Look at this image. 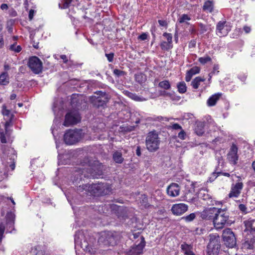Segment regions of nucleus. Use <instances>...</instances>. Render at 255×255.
<instances>
[{
    "label": "nucleus",
    "mask_w": 255,
    "mask_h": 255,
    "mask_svg": "<svg viewBox=\"0 0 255 255\" xmlns=\"http://www.w3.org/2000/svg\"><path fill=\"white\" fill-rule=\"evenodd\" d=\"M111 187L107 183H97L92 185H82L79 186L78 190L82 191H88L91 194L95 196L104 195L109 194L111 192Z\"/></svg>",
    "instance_id": "f257e3e1"
},
{
    "label": "nucleus",
    "mask_w": 255,
    "mask_h": 255,
    "mask_svg": "<svg viewBox=\"0 0 255 255\" xmlns=\"http://www.w3.org/2000/svg\"><path fill=\"white\" fill-rule=\"evenodd\" d=\"M229 218V215L226 209L220 208L213 221L215 228L217 229H223L226 224H230Z\"/></svg>",
    "instance_id": "f03ea898"
},
{
    "label": "nucleus",
    "mask_w": 255,
    "mask_h": 255,
    "mask_svg": "<svg viewBox=\"0 0 255 255\" xmlns=\"http://www.w3.org/2000/svg\"><path fill=\"white\" fill-rule=\"evenodd\" d=\"M160 140L158 134L155 131L149 132L145 139L146 148L150 152H154L159 147Z\"/></svg>",
    "instance_id": "7ed1b4c3"
},
{
    "label": "nucleus",
    "mask_w": 255,
    "mask_h": 255,
    "mask_svg": "<svg viewBox=\"0 0 255 255\" xmlns=\"http://www.w3.org/2000/svg\"><path fill=\"white\" fill-rule=\"evenodd\" d=\"M83 136L82 130L69 129L64 134V140L66 144L72 145L80 141Z\"/></svg>",
    "instance_id": "20e7f679"
},
{
    "label": "nucleus",
    "mask_w": 255,
    "mask_h": 255,
    "mask_svg": "<svg viewBox=\"0 0 255 255\" xmlns=\"http://www.w3.org/2000/svg\"><path fill=\"white\" fill-rule=\"evenodd\" d=\"M222 236L225 244L228 247L233 248L236 245V238L230 229L224 230Z\"/></svg>",
    "instance_id": "39448f33"
},
{
    "label": "nucleus",
    "mask_w": 255,
    "mask_h": 255,
    "mask_svg": "<svg viewBox=\"0 0 255 255\" xmlns=\"http://www.w3.org/2000/svg\"><path fill=\"white\" fill-rule=\"evenodd\" d=\"M81 120V117L79 112L77 111H71L65 116L64 125L68 127L71 125H75Z\"/></svg>",
    "instance_id": "423d86ee"
},
{
    "label": "nucleus",
    "mask_w": 255,
    "mask_h": 255,
    "mask_svg": "<svg viewBox=\"0 0 255 255\" xmlns=\"http://www.w3.org/2000/svg\"><path fill=\"white\" fill-rule=\"evenodd\" d=\"M244 184L241 177H238V180L236 183H232L231 190L228 195L230 198H238L243 188Z\"/></svg>",
    "instance_id": "0eeeda50"
},
{
    "label": "nucleus",
    "mask_w": 255,
    "mask_h": 255,
    "mask_svg": "<svg viewBox=\"0 0 255 255\" xmlns=\"http://www.w3.org/2000/svg\"><path fill=\"white\" fill-rule=\"evenodd\" d=\"M98 96L92 97V100L93 104L98 107H104L109 100L108 96L104 92L98 91L96 93Z\"/></svg>",
    "instance_id": "6e6552de"
},
{
    "label": "nucleus",
    "mask_w": 255,
    "mask_h": 255,
    "mask_svg": "<svg viewBox=\"0 0 255 255\" xmlns=\"http://www.w3.org/2000/svg\"><path fill=\"white\" fill-rule=\"evenodd\" d=\"M28 66L33 72L35 74H39L42 71V62L36 56H33L29 58Z\"/></svg>",
    "instance_id": "1a4fd4ad"
},
{
    "label": "nucleus",
    "mask_w": 255,
    "mask_h": 255,
    "mask_svg": "<svg viewBox=\"0 0 255 255\" xmlns=\"http://www.w3.org/2000/svg\"><path fill=\"white\" fill-rule=\"evenodd\" d=\"M195 187L193 183L186 185L183 191V201L191 202L195 199Z\"/></svg>",
    "instance_id": "9d476101"
},
{
    "label": "nucleus",
    "mask_w": 255,
    "mask_h": 255,
    "mask_svg": "<svg viewBox=\"0 0 255 255\" xmlns=\"http://www.w3.org/2000/svg\"><path fill=\"white\" fill-rule=\"evenodd\" d=\"M1 113L3 116L4 120L5 121L4 126L5 130L7 131L8 128L12 126V121L14 115L9 110L7 109L5 105H3L2 106Z\"/></svg>",
    "instance_id": "9b49d317"
},
{
    "label": "nucleus",
    "mask_w": 255,
    "mask_h": 255,
    "mask_svg": "<svg viewBox=\"0 0 255 255\" xmlns=\"http://www.w3.org/2000/svg\"><path fill=\"white\" fill-rule=\"evenodd\" d=\"M141 241L138 243V240L135 242V245L132 246L128 253V255H140L143 253V250L145 246V241L143 237H140Z\"/></svg>",
    "instance_id": "f8f14e48"
},
{
    "label": "nucleus",
    "mask_w": 255,
    "mask_h": 255,
    "mask_svg": "<svg viewBox=\"0 0 255 255\" xmlns=\"http://www.w3.org/2000/svg\"><path fill=\"white\" fill-rule=\"evenodd\" d=\"M98 242L103 243L105 245H113L115 243L114 237L112 233L110 232L102 233L99 238Z\"/></svg>",
    "instance_id": "ddd939ff"
},
{
    "label": "nucleus",
    "mask_w": 255,
    "mask_h": 255,
    "mask_svg": "<svg viewBox=\"0 0 255 255\" xmlns=\"http://www.w3.org/2000/svg\"><path fill=\"white\" fill-rule=\"evenodd\" d=\"M163 36L165 37L166 40H163L160 44L162 50L168 51L172 48V35L171 33L164 32Z\"/></svg>",
    "instance_id": "4468645a"
},
{
    "label": "nucleus",
    "mask_w": 255,
    "mask_h": 255,
    "mask_svg": "<svg viewBox=\"0 0 255 255\" xmlns=\"http://www.w3.org/2000/svg\"><path fill=\"white\" fill-rule=\"evenodd\" d=\"M230 30V27L225 21H220L217 25L216 33L220 37L224 36L227 35Z\"/></svg>",
    "instance_id": "2eb2a0df"
},
{
    "label": "nucleus",
    "mask_w": 255,
    "mask_h": 255,
    "mask_svg": "<svg viewBox=\"0 0 255 255\" xmlns=\"http://www.w3.org/2000/svg\"><path fill=\"white\" fill-rule=\"evenodd\" d=\"M219 208L213 207L204 210L201 213V217L206 220H213L215 217L216 215L219 211Z\"/></svg>",
    "instance_id": "dca6fc26"
},
{
    "label": "nucleus",
    "mask_w": 255,
    "mask_h": 255,
    "mask_svg": "<svg viewBox=\"0 0 255 255\" xmlns=\"http://www.w3.org/2000/svg\"><path fill=\"white\" fill-rule=\"evenodd\" d=\"M238 148L235 144H233L228 154L227 158L231 164L235 165L237 163L238 160V155L237 154Z\"/></svg>",
    "instance_id": "f3484780"
},
{
    "label": "nucleus",
    "mask_w": 255,
    "mask_h": 255,
    "mask_svg": "<svg viewBox=\"0 0 255 255\" xmlns=\"http://www.w3.org/2000/svg\"><path fill=\"white\" fill-rule=\"evenodd\" d=\"M188 210V206L184 203L174 204L171 208L172 213L176 216H180L186 212Z\"/></svg>",
    "instance_id": "a211bd4d"
},
{
    "label": "nucleus",
    "mask_w": 255,
    "mask_h": 255,
    "mask_svg": "<svg viewBox=\"0 0 255 255\" xmlns=\"http://www.w3.org/2000/svg\"><path fill=\"white\" fill-rule=\"evenodd\" d=\"M167 195L171 197H175L179 195L180 187L177 183L170 184L166 189Z\"/></svg>",
    "instance_id": "6ab92c4d"
},
{
    "label": "nucleus",
    "mask_w": 255,
    "mask_h": 255,
    "mask_svg": "<svg viewBox=\"0 0 255 255\" xmlns=\"http://www.w3.org/2000/svg\"><path fill=\"white\" fill-rule=\"evenodd\" d=\"M255 223V220L254 219H250L248 220L244 221V223L246 227L244 231L245 232H249L251 234H254L255 232V228L254 224Z\"/></svg>",
    "instance_id": "aec40b11"
},
{
    "label": "nucleus",
    "mask_w": 255,
    "mask_h": 255,
    "mask_svg": "<svg viewBox=\"0 0 255 255\" xmlns=\"http://www.w3.org/2000/svg\"><path fill=\"white\" fill-rule=\"evenodd\" d=\"M205 123L202 122H197L195 123L194 131L196 134L199 136H202L204 133Z\"/></svg>",
    "instance_id": "412c9836"
},
{
    "label": "nucleus",
    "mask_w": 255,
    "mask_h": 255,
    "mask_svg": "<svg viewBox=\"0 0 255 255\" xmlns=\"http://www.w3.org/2000/svg\"><path fill=\"white\" fill-rule=\"evenodd\" d=\"M77 3V0H62L61 2L59 3V6L60 8L65 9Z\"/></svg>",
    "instance_id": "4be33fe9"
},
{
    "label": "nucleus",
    "mask_w": 255,
    "mask_h": 255,
    "mask_svg": "<svg viewBox=\"0 0 255 255\" xmlns=\"http://www.w3.org/2000/svg\"><path fill=\"white\" fill-rule=\"evenodd\" d=\"M182 252L185 255H195L192 250V248L190 245L187 244H183L181 246Z\"/></svg>",
    "instance_id": "5701e85b"
},
{
    "label": "nucleus",
    "mask_w": 255,
    "mask_h": 255,
    "mask_svg": "<svg viewBox=\"0 0 255 255\" xmlns=\"http://www.w3.org/2000/svg\"><path fill=\"white\" fill-rule=\"evenodd\" d=\"M221 96V94H215L210 97L207 101V104L209 106H213L215 105L217 101Z\"/></svg>",
    "instance_id": "b1692460"
},
{
    "label": "nucleus",
    "mask_w": 255,
    "mask_h": 255,
    "mask_svg": "<svg viewBox=\"0 0 255 255\" xmlns=\"http://www.w3.org/2000/svg\"><path fill=\"white\" fill-rule=\"evenodd\" d=\"M125 94L130 99H131L135 101L141 102V101H144L146 100V99H145L143 97H139V96H137V95H136L135 94L131 93L128 91H126Z\"/></svg>",
    "instance_id": "393cba45"
},
{
    "label": "nucleus",
    "mask_w": 255,
    "mask_h": 255,
    "mask_svg": "<svg viewBox=\"0 0 255 255\" xmlns=\"http://www.w3.org/2000/svg\"><path fill=\"white\" fill-rule=\"evenodd\" d=\"M214 3L211 0H206L203 5V9L210 12H212L213 10Z\"/></svg>",
    "instance_id": "a878e982"
},
{
    "label": "nucleus",
    "mask_w": 255,
    "mask_h": 255,
    "mask_svg": "<svg viewBox=\"0 0 255 255\" xmlns=\"http://www.w3.org/2000/svg\"><path fill=\"white\" fill-rule=\"evenodd\" d=\"M199 197L203 200L208 201L211 199V196L208 194V191L202 190L199 193Z\"/></svg>",
    "instance_id": "bb28decb"
},
{
    "label": "nucleus",
    "mask_w": 255,
    "mask_h": 255,
    "mask_svg": "<svg viewBox=\"0 0 255 255\" xmlns=\"http://www.w3.org/2000/svg\"><path fill=\"white\" fill-rule=\"evenodd\" d=\"M205 80V79L202 78L200 77H196L191 82V85L193 88L197 89L201 82H204Z\"/></svg>",
    "instance_id": "cd10ccee"
},
{
    "label": "nucleus",
    "mask_w": 255,
    "mask_h": 255,
    "mask_svg": "<svg viewBox=\"0 0 255 255\" xmlns=\"http://www.w3.org/2000/svg\"><path fill=\"white\" fill-rule=\"evenodd\" d=\"M210 237V242L209 246H215L216 244L218 245L219 236L216 235L211 234Z\"/></svg>",
    "instance_id": "c85d7f7f"
},
{
    "label": "nucleus",
    "mask_w": 255,
    "mask_h": 255,
    "mask_svg": "<svg viewBox=\"0 0 255 255\" xmlns=\"http://www.w3.org/2000/svg\"><path fill=\"white\" fill-rule=\"evenodd\" d=\"M113 159L114 161L118 163H121L124 161V158L122 156V154L119 151H116L114 153Z\"/></svg>",
    "instance_id": "c756f323"
},
{
    "label": "nucleus",
    "mask_w": 255,
    "mask_h": 255,
    "mask_svg": "<svg viewBox=\"0 0 255 255\" xmlns=\"http://www.w3.org/2000/svg\"><path fill=\"white\" fill-rule=\"evenodd\" d=\"M8 76L7 73L3 72L0 75V84L5 85L9 82Z\"/></svg>",
    "instance_id": "7c9ffc66"
},
{
    "label": "nucleus",
    "mask_w": 255,
    "mask_h": 255,
    "mask_svg": "<svg viewBox=\"0 0 255 255\" xmlns=\"http://www.w3.org/2000/svg\"><path fill=\"white\" fill-rule=\"evenodd\" d=\"M178 91L180 93L183 94L186 92L187 87L184 82H179L177 85Z\"/></svg>",
    "instance_id": "2f4dec72"
},
{
    "label": "nucleus",
    "mask_w": 255,
    "mask_h": 255,
    "mask_svg": "<svg viewBox=\"0 0 255 255\" xmlns=\"http://www.w3.org/2000/svg\"><path fill=\"white\" fill-rule=\"evenodd\" d=\"M191 20V17L186 14H182L179 16L178 21L180 23H187L188 21Z\"/></svg>",
    "instance_id": "473e14b6"
},
{
    "label": "nucleus",
    "mask_w": 255,
    "mask_h": 255,
    "mask_svg": "<svg viewBox=\"0 0 255 255\" xmlns=\"http://www.w3.org/2000/svg\"><path fill=\"white\" fill-rule=\"evenodd\" d=\"M158 86L160 88L165 90H168L170 88V84L168 81L164 80L159 83Z\"/></svg>",
    "instance_id": "72a5a7b5"
},
{
    "label": "nucleus",
    "mask_w": 255,
    "mask_h": 255,
    "mask_svg": "<svg viewBox=\"0 0 255 255\" xmlns=\"http://www.w3.org/2000/svg\"><path fill=\"white\" fill-rule=\"evenodd\" d=\"M135 80L139 83H142L146 80V76L141 73L137 74L135 75Z\"/></svg>",
    "instance_id": "f704fd0d"
},
{
    "label": "nucleus",
    "mask_w": 255,
    "mask_h": 255,
    "mask_svg": "<svg viewBox=\"0 0 255 255\" xmlns=\"http://www.w3.org/2000/svg\"><path fill=\"white\" fill-rule=\"evenodd\" d=\"M9 49L11 51H13L15 52H19L21 50V48L20 46L17 45L16 46V44H13L10 46Z\"/></svg>",
    "instance_id": "c9c22d12"
},
{
    "label": "nucleus",
    "mask_w": 255,
    "mask_h": 255,
    "mask_svg": "<svg viewBox=\"0 0 255 255\" xmlns=\"http://www.w3.org/2000/svg\"><path fill=\"white\" fill-rule=\"evenodd\" d=\"M211 61V58L208 56H206L205 57H200L199 59V61L203 64H204L208 62H210Z\"/></svg>",
    "instance_id": "e433bc0d"
},
{
    "label": "nucleus",
    "mask_w": 255,
    "mask_h": 255,
    "mask_svg": "<svg viewBox=\"0 0 255 255\" xmlns=\"http://www.w3.org/2000/svg\"><path fill=\"white\" fill-rule=\"evenodd\" d=\"M195 214L194 213H191L188 216L183 217L182 219L187 222H191L195 218Z\"/></svg>",
    "instance_id": "4c0bfd02"
},
{
    "label": "nucleus",
    "mask_w": 255,
    "mask_h": 255,
    "mask_svg": "<svg viewBox=\"0 0 255 255\" xmlns=\"http://www.w3.org/2000/svg\"><path fill=\"white\" fill-rule=\"evenodd\" d=\"M4 231L5 226L4 224L1 223L0 224V244L1 243L2 239L3 238Z\"/></svg>",
    "instance_id": "58836bf2"
},
{
    "label": "nucleus",
    "mask_w": 255,
    "mask_h": 255,
    "mask_svg": "<svg viewBox=\"0 0 255 255\" xmlns=\"http://www.w3.org/2000/svg\"><path fill=\"white\" fill-rule=\"evenodd\" d=\"M243 249H252L253 248V245L249 241H246L243 244Z\"/></svg>",
    "instance_id": "ea45409f"
},
{
    "label": "nucleus",
    "mask_w": 255,
    "mask_h": 255,
    "mask_svg": "<svg viewBox=\"0 0 255 255\" xmlns=\"http://www.w3.org/2000/svg\"><path fill=\"white\" fill-rule=\"evenodd\" d=\"M189 71L192 74V75H194L199 73L200 68L198 67L195 66V67L192 68Z\"/></svg>",
    "instance_id": "a19ab883"
},
{
    "label": "nucleus",
    "mask_w": 255,
    "mask_h": 255,
    "mask_svg": "<svg viewBox=\"0 0 255 255\" xmlns=\"http://www.w3.org/2000/svg\"><path fill=\"white\" fill-rule=\"evenodd\" d=\"M114 74L117 76H121L124 75V72L116 69L114 70Z\"/></svg>",
    "instance_id": "79ce46f5"
},
{
    "label": "nucleus",
    "mask_w": 255,
    "mask_h": 255,
    "mask_svg": "<svg viewBox=\"0 0 255 255\" xmlns=\"http://www.w3.org/2000/svg\"><path fill=\"white\" fill-rule=\"evenodd\" d=\"M193 76V75H192V74L190 72H189V71H188L186 73L185 77L186 81L189 82L191 80Z\"/></svg>",
    "instance_id": "37998d69"
},
{
    "label": "nucleus",
    "mask_w": 255,
    "mask_h": 255,
    "mask_svg": "<svg viewBox=\"0 0 255 255\" xmlns=\"http://www.w3.org/2000/svg\"><path fill=\"white\" fill-rule=\"evenodd\" d=\"M178 136L181 139H185L186 137V133L185 131L183 129H182L180 131V132L178 133Z\"/></svg>",
    "instance_id": "c03bdc74"
},
{
    "label": "nucleus",
    "mask_w": 255,
    "mask_h": 255,
    "mask_svg": "<svg viewBox=\"0 0 255 255\" xmlns=\"http://www.w3.org/2000/svg\"><path fill=\"white\" fill-rule=\"evenodd\" d=\"M114 54L113 53H110L109 54H106V56L107 57L108 60L111 62L113 61Z\"/></svg>",
    "instance_id": "a18cd8bd"
},
{
    "label": "nucleus",
    "mask_w": 255,
    "mask_h": 255,
    "mask_svg": "<svg viewBox=\"0 0 255 255\" xmlns=\"http://www.w3.org/2000/svg\"><path fill=\"white\" fill-rule=\"evenodd\" d=\"M85 250L86 252L90 253L91 254H95V253L96 252L95 249H93V248L89 246L86 247Z\"/></svg>",
    "instance_id": "49530a36"
},
{
    "label": "nucleus",
    "mask_w": 255,
    "mask_h": 255,
    "mask_svg": "<svg viewBox=\"0 0 255 255\" xmlns=\"http://www.w3.org/2000/svg\"><path fill=\"white\" fill-rule=\"evenodd\" d=\"M219 68V67L218 65H214V67H213V71L212 72V73H211L209 74L210 78H211V74H215L216 71H217V73H219V72L218 71Z\"/></svg>",
    "instance_id": "de8ad7c7"
},
{
    "label": "nucleus",
    "mask_w": 255,
    "mask_h": 255,
    "mask_svg": "<svg viewBox=\"0 0 255 255\" xmlns=\"http://www.w3.org/2000/svg\"><path fill=\"white\" fill-rule=\"evenodd\" d=\"M172 128L174 129H181L182 127L178 124H174L171 126Z\"/></svg>",
    "instance_id": "09e8293b"
},
{
    "label": "nucleus",
    "mask_w": 255,
    "mask_h": 255,
    "mask_svg": "<svg viewBox=\"0 0 255 255\" xmlns=\"http://www.w3.org/2000/svg\"><path fill=\"white\" fill-rule=\"evenodd\" d=\"M200 27L201 28V31L202 33H204L207 30V28L205 25L204 24L200 23Z\"/></svg>",
    "instance_id": "8fccbe9b"
},
{
    "label": "nucleus",
    "mask_w": 255,
    "mask_h": 255,
    "mask_svg": "<svg viewBox=\"0 0 255 255\" xmlns=\"http://www.w3.org/2000/svg\"><path fill=\"white\" fill-rule=\"evenodd\" d=\"M159 25L161 26H167V22L165 20H158V21Z\"/></svg>",
    "instance_id": "3c124183"
},
{
    "label": "nucleus",
    "mask_w": 255,
    "mask_h": 255,
    "mask_svg": "<svg viewBox=\"0 0 255 255\" xmlns=\"http://www.w3.org/2000/svg\"><path fill=\"white\" fill-rule=\"evenodd\" d=\"M0 138V141L2 143H4L6 142V138L4 136V134L3 133H1Z\"/></svg>",
    "instance_id": "603ef678"
},
{
    "label": "nucleus",
    "mask_w": 255,
    "mask_h": 255,
    "mask_svg": "<svg viewBox=\"0 0 255 255\" xmlns=\"http://www.w3.org/2000/svg\"><path fill=\"white\" fill-rule=\"evenodd\" d=\"M132 235L133 236V239H134L139 238V239H140L139 242L141 241L140 237H143L142 236H140V234L139 232L133 233L132 234Z\"/></svg>",
    "instance_id": "864d4df0"
},
{
    "label": "nucleus",
    "mask_w": 255,
    "mask_h": 255,
    "mask_svg": "<svg viewBox=\"0 0 255 255\" xmlns=\"http://www.w3.org/2000/svg\"><path fill=\"white\" fill-rule=\"evenodd\" d=\"M147 35L146 34V33H142V34H141L140 36H139V39L142 40H144L145 39H147Z\"/></svg>",
    "instance_id": "5fc2aeb1"
},
{
    "label": "nucleus",
    "mask_w": 255,
    "mask_h": 255,
    "mask_svg": "<svg viewBox=\"0 0 255 255\" xmlns=\"http://www.w3.org/2000/svg\"><path fill=\"white\" fill-rule=\"evenodd\" d=\"M34 10L33 9H30L29 12L28 17L30 20H31L33 18L34 15Z\"/></svg>",
    "instance_id": "6e6d98bb"
},
{
    "label": "nucleus",
    "mask_w": 255,
    "mask_h": 255,
    "mask_svg": "<svg viewBox=\"0 0 255 255\" xmlns=\"http://www.w3.org/2000/svg\"><path fill=\"white\" fill-rule=\"evenodd\" d=\"M60 58L63 60L64 63H67L68 61L67 56L65 55H60Z\"/></svg>",
    "instance_id": "4d7b16f0"
},
{
    "label": "nucleus",
    "mask_w": 255,
    "mask_h": 255,
    "mask_svg": "<svg viewBox=\"0 0 255 255\" xmlns=\"http://www.w3.org/2000/svg\"><path fill=\"white\" fill-rule=\"evenodd\" d=\"M4 45V41L2 35H0V48H2Z\"/></svg>",
    "instance_id": "13d9d810"
},
{
    "label": "nucleus",
    "mask_w": 255,
    "mask_h": 255,
    "mask_svg": "<svg viewBox=\"0 0 255 255\" xmlns=\"http://www.w3.org/2000/svg\"><path fill=\"white\" fill-rule=\"evenodd\" d=\"M244 30H245L246 33H248L251 31V29L250 27L245 26L244 27Z\"/></svg>",
    "instance_id": "bf43d9fd"
},
{
    "label": "nucleus",
    "mask_w": 255,
    "mask_h": 255,
    "mask_svg": "<svg viewBox=\"0 0 255 255\" xmlns=\"http://www.w3.org/2000/svg\"><path fill=\"white\" fill-rule=\"evenodd\" d=\"M239 207L242 211H245L246 210V207L244 204H240Z\"/></svg>",
    "instance_id": "052dcab7"
},
{
    "label": "nucleus",
    "mask_w": 255,
    "mask_h": 255,
    "mask_svg": "<svg viewBox=\"0 0 255 255\" xmlns=\"http://www.w3.org/2000/svg\"><path fill=\"white\" fill-rule=\"evenodd\" d=\"M136 154L137 156H139L141 155L140 148L137 146L136 149Z\"/></svg>",
    "instance_id": "680f3d73"
},
{
    "label": "nucleus",
    "mask_w": 255,
    "mask_h": 255,
    "mask_svg": "<svg viewBox=\"0 0 255 255\" xmlns=\"http://www.w3.org/2000/svg\"><path fill=\"white\" fill-rule=\"evenodd\" d=\"M38 248H39V247H38ZM37 250V247L34 248V249H32V252L33 254H35L36 255H41V254H39L38 253H36V251Z\"/></svg>",
    "instance_id": "e2e57ef3"
},
{
    "label": "nucleus",
    "mask_w": 255,
    "mask_h": 255,
    "mask_svg": "<svg viewBox=\"0 0 255 255\" xmlns=\"http://www.w3.org/2000/svg\"><path fill=\"white\" fill-rule=\"evenodd\" d=\"M0 7L2 10H6L8 8V6L6 4L3 3L1 5Z\"/></svg>",
    "instance_id": "0e129e2a"
},
{
    "label": "nucleus",
    "mask_w": 255,
    "mask_h": 255,
    "mask_svg": "<svg viewBox=\"0 0 255 255\" xmlns=\"http://www.w3.org/2000/svg\"><path fill=\"white\" fill-rule=\"evenodd\" d=\"M16 95H15V94H11V95H10V99L11 100H14V99H15L16 98Z\"/></svg>",
    "instance_id": "69168bd1"
},
{
    "label": "nucleus",
    "mask_w": 255,
    "mask_h": 255,
    "mask_svg": "<svg viewBox=\"0 0 255 255\" xmlns=\"http://www.w3.org/2000/svg\"><path fill=\"white\" fill-rule=\"evenodd\" d=\"M208 255H217L216 253H213L212 252L209 251L208 252Z\"/></svg>",
    "instance_id": "338daca9"
},
{
    "label": "nucleus",
    "mask_w": 255,
    "mask_h": 255,
    "mask_svg": "<svg viewBox=\"0 0 255 255\" xmlns=\"http://www.w3.org/2000/svg\"><path fill=\"white\" fill-rule=\"evenodd\" d=\"M252 167L255 172V160L252 163Z\"/></svg>",
    "instance_id": "774afa93"
}]
</instances>
